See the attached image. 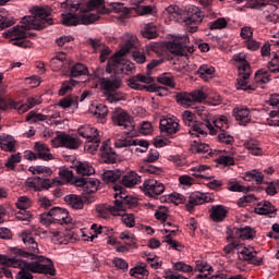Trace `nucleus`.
<instances>
[{
  "label": "nucleus",
  "mask_w": 279,
  "mask_h": 279,
  "mask_svg": "<svg viewBox=\"0 0 279 279\" xmlns=\"http://www.w3.org/2000/svg\"><path fill=\"white\" fill-rule=\"evenodd\" d=\"M118 217H122V221L126 228H134L136 226L135 218L132 214H125V211H121Z\"/></svg>",
  "instance_id": "052dcab7"
},
{
  "label": "nucleus",
  "mask_w": 279,
  "mask_h": 279,
  "mask_svg": "<svg viewBox=\"0 0 279 279\" xmlns=\"http://www.w3.org/2000/svg\"><path fill=\"white\" fill-rule=\"evenodd\" d=\"M14 25V17L8 16L5 12L0 11V31Z\"/></svg>",
  "instance_id": "864d4df0"
},
{
  "label": "nucleus",
  "mask_w": 279,
  "mask_h": 279,
  "mask_svg": "<svg viewBox=\"0 0 279 279\" xmlns=\"http://www.w3.org/2000/svg\"><path fill=\"white\" fill-rule=\"evenodd\" d=\"M182 12L183 10L175 4H170L168 8H166V13L168 19H170V21H175L177 23H178V19L182 16Z\"/></svg>",
  "instance_id": "ea45409f"
},
{
  "label": "nucleus",
  "mask_w": 279,
  "mask_h": 279,
  "mask_svg": "<svg viewBox=\"0 0 279 279\" xmlns=\"http://www.w3.org/2000/svg\"><path fill=\"white\" fill-rule=\"evenodd\" d=\"M75 169L76 173H80V175H93V173H95V168L87 161H77Z\"/></svg>",
  "instance_id": "2f4dec72"
},
{
  "label": "nucleus",
  "mask_w": 279,
  "mask_h": 279,
  "mask_svg": "<svg viewBox=\"0 0 279 279\" xmlns=\"http://www.w3.org/2000/svg\"><path fill=\"white\" fill-rule=\"evenodd\" d=\"M112 122L114 125L122 128V130H128V132H132V130H134V120H132V117L123 110L113 112Z\"/></svg>",
  "instance_id": "9b49d317"
},
{
  "label": "nucleus",
  "mask_w": 279,
  "mask_h": 279,
  "mask_svg": "<svg viewBox=\"0 0 279 279\" xmlns=\"http://www.w3.org/2000/svg\"><path fill=\"white\" fill-rule=\"evenodd\" d=\"M144 193L148 197H158V195H162L165 193V185L160 181H156L154 179H148L144 181Z\"/></svg>",
  "instance_id": "f8f14e48"
},
{
  "label": "nucleus",
  "mask_w": 279,
  "mask_h": 279,
  "mask_svg": "<svg viewBox=\"0 0 279 279\" xmlns=\"http://www.w3.org/2000/svg\"><path fill=\"white\" fill-rule=\"evenodd\" d=\"M64 202H66V204L72 206L75 210H82V208H84V201H82V196L70 194L64 197Z\"/></svg>",
  "instance_id": "7c9ffc66"
},
{
  "label": "nucleus",
  "mask_w": 279,
  "mask_h": 279,
  "mask_svg": "<svg viewBox=\"0 0 279 279\" xmlns=\"http://www.w3.org/2000/svg\"><path fill=\"white\" fill-rule=\"evenodd\" d=\"M141 175L135 171H129L121 175V184L125 186V189H134L137 184H141Z\"/></svg>",
  "instance_id": "aec40b11"
},
{
  "label": "nucleus",
  "mask_w": 279,
  "mask_h": 279,
  "mask_svg": "<svg viewBox=\"0 0 279 279\" xmlns=\"http://www.w3.org/2000/svg\"><path fill=\"white\" fill-rule=\"evenodd\" d=\"M111 12L120 14V19H130V9L121 2H111L110 4Z\"/></svg>",
  "instance_id": "cd10ccee"
},
{
  "label": "nucleus",
  "mask_w": 279,
  "mask_h": 279,
  "mask_svg": "<svg viewBox=\"0 0 279 279\" xmlns=\"http://www.w3.org/2000/svg\"><path fill=\"white\" fill-rule=\"evenodd\" d=\"M71 77H82V75H88V68L82 63H76L70 71Z\"/></svg>",
  "instance_id": "c03bdc74"
},
{
  "label": "nucleus",
  "mask_w": 279,
  "mask_h": 279,
  "mask_svg": "<svg viewBox=\"0 0 279 279\" xmlns=\"http://www.w3.org/2000/svg\"><path fill=\"white\" fill-rule=\"evenodd\" d=\"M240 260H246L252 265H263V258L256 259V252L253 248L243 246V248L238 253Z\"/></svg>",
  "instance_id": "412c9836"
},
{
  "label": "nucleus",
  "mask_w": 279,
  "mask_h": 279,
  "mask_svg": "<svg viewBox=\"0 0 279 279\" xmlns=\"http://www.w3.org/2000/svg\"><path fill=\"white\" fill-rule=\"evenodd\" d=\"M244 147L253 156H263V149L260 148V145L257 142H255L254 140L245 142Z\"/></svg>",
  "instance_id": "a18cd8bd"
},
{
  "label": "nucleus",
  "mask_w": 279,
  "mask_h": 279,
  "mask_svg": "<svg viewBox=\"0 0 279 279\" xmlns=\"http://www.w3.org/2000/svg\"><path fill=\"white\" fill-rule=\"evenodd\" d=\"M99 180L95 179V178H86L85 180V193H97L98 189H99Z\"/></svg>",
  "instance_id": "49530a36"
},
{
  "label": "nucleus",
  "mask_w": 279,
  "mask_h": 279,
  "mask_svg": "<svg viewBox=\"0 0 279 279\" xmlns=\"http://www.w3.org/2000/svg\"><path fill=\"white\" fill-rule=\"evenodd\" d=\"M21 236L28 252L19 250L17 254H20V256H24V258H31V260H38V258H40V256H38V254H40V248H38V242L34 240L32 230H24Z\"/></svg>",
  "instance_id": "0eeeda50"
},
{
  "label": "nucleus",
  "mask_w": 279,
  "mask_h": 279,
  "mask_svg": "<svg viewBox=\"0 0 279 279\" xmlns=\"http://www.w3.org/2000/svg\"><path fill=\"white\" fill-rule=\"evenodd\" d=\"M157 82L159 84H163V86H169V88H175V80L170 73L161 74L160 76H158Z\"/></svg>",
  "instance_id": "de8ad7c7"
},
{
  "label": "nucleus",
  "mask_w": 279,
  "mask_h": 279,
  "mask_svg": "<svg viewBox=\"0 0 279 279\" xmlns=\"http://www.w3.org/2000/svg\"><path fill=\"white\" fill-rule=\"evenodd\" d=\"M31 15L22 19L21 25H16L3 33L4 38L12 40L14 47L29 49L32 43L24 39L27 36L28 29H45L46 25H53V19L49 17L51 10L45 7H32Z\"/></svg>",
  "instance_id": "f257e3e1"
},
{
  "label": "nucleus",
  "mask_w": 279,
  "mask_h": 279,
  "mask_svg": "<svg viewBox=\"0 0 279 279\" xmlns=\"http://www.w3.org/2000/svg\"><path fill=\"white\" fill-rule=\"evenodd\" d=\"M228 25V21H226V17H219L214 22H210L208 24L209 29H223Z\"/></svg>",
  "instance_id": "69168bd1"
},
{
  "label": "nucleus",
  "mask_w": 279,
  "mask_h": 279,
  "mask_svg": "<svg viewBox=\"0 0 279 279\" xmlns=\"http://www.w3.org/2000/svg\"><path fill=\"white\" fill-rule=\"evenodd\" d=\"M211 201L213 198L210 195L201 192H194L189 196L185 208L189 210V213H193V208H195V206H199V204H208V202Z\"/></svg>",
  "instance_id": "2eb2a0df"
},
{
  "label": "nucleus",
  "mask_w": 279,
  "mask_h": 279,
  "mask_svg": "<svg viewBox=\"0 0 279 279\" xmlns=\"http://www.w3.org/2000/svg\"><path fill=\"white\" fill-rule=\"evenodd\" d=\"M205 129L209 130V134L211 136H215L219 134V132H226L228 128H230V124H228V117L221 116L220 118L216 119L213 123L206 122Z\"/></svg>",
  "instance_id": "ddd939ff"
},
{
  "label": "nucleus",
  "mask_w": 279,
  "mask_h": 279,
  "mask_svg": "<svg viewBox=\"0 0 279 279\" xmlns=\"http://www.w3.org/2000/svg\"><path fill=\"white\" fill-rule=\"evenodd\" d=\"M182 119L184 124L187 125V128H191L189 134L193 137L204 138V136L208 135L205 123L197 122L193 112L185 110L182 113Z\"/></svg>",
  "instance_id": "1a4fd4ad"
},
{
  "label": "nucleus",
  "mask_w": 279,
  "mask_h": 279,
  "mask_svg": "<svg viewBox=\"0 0 279 279\" xmlns=\"http://www.w3.org/2000/svg\"><path fill=\"white\" fill-rule=\"evenodd\" d=\"M113 191L116 192L113 194L116 198L113 206L106 204L96 206V211L100 219H110V215L118 217V215L128 210V194L125 193V190L121 187V185H114Z\"/></svg>",
  "instance_id": "20e7f679"
},
{
  "label": "nucleus",
  "mask_w": 279,
  "mask_h": 279,
  "mask_svg": "<svg viewBox=\"0 0 279 279\" xmlns=\"http://www.w3.org/2000/svg\"><path fill=\"white\" fill-rule=\"evenodd\" d=\"M276 208L271 205V203L264 201L256 205L255 213L257 215H271V213H275Z\"/></svg>",
  "instance_id": "e433bc0d"
},
{
  "label": "nucleus",
  "mask_w": 279,
  "mask_h": 279,
  "mask_svg": "<svg viewBox=\"0 0 279 279\" xmlns=\"http://www.w3.org/2000/svg\"><path fill=\"white\" fill-rule=\"evenodd\" d=\"M204 21V13L197 7H189L178 19V23L185 27L191 34L197 32V25Z\"/></svg>",
  "instance_id": "39448f33"
},
{
  "label": "nucleus",
  "mask_w": 279,
  "mask_h": 279,
  "mask_svg": "<svg viewBox=\"0 0 279 279\" xmlns=\"http://www.w3.org/2000/svg\"><path fill=\"white\" fill-rule=\"evenodd\" d=\"M135 147V151L140 154H145L149 147V142L144 140H133V145Z\"/></svg>",
  "instance_id": "680f3d73"
},
{
  "label": "nucleus",
  "mask_w": 279,
  "mask_h": 279,
  "mask_svg": "<svg viewBox=\"0 0 279 279\" xmlns=\"http://www.w3.org/2000/svg\"><path fill=\"white\" fill-rule=\"evenodd\" d=\"M121 241H124L125 245L130 247L136 245V236L130 231H123L120 233Z\"/></svg>",
  "instance_id": "6e6d98bb"
},
{
  "label": "nucleus",
  "mask_w": 279,
  "mask_h": 279,
  "mask_svg": "<svg viewBox=\"0 0 279 279\" xmlns=\"http://www.w3.org/2000/svg\"><path fill=\"white\" fill-rule=\"evenodd\" d=\"M147 265L143 264L142 266H135L130 270V276L133 278H143V276H147Z\"/></svg>",
  "instance_id": "13d9d810"
},
{
  "label": "nucleus",
  "mask_w": 279,
  "mask_h": 279,
  "mask_svg": "<svg viewBox=\"0 0 279 279\" xmlns=\"http://www.w3.org/2000/svg\"><path fill=\"white\" fill-rule=\"evenodd\" d=\"M15 206L19 210H27V208H32V198L29 196H20L15 202Z\"/></svg>",
  "instance_id": "603ef678"
},
{
  "label": "nucleus",
  "mask_w": 279,
  "mask_h": 279,
  "mask_svg": "<svg viewBox=\"0 0 279 279\" xmlns=\"http://www.w3.org/2000/svg\"><path fill=\"white\" fill-rule=\"evenodd\" d=\"M14 140L10 136H0V147L3 151H14Z\"/></svg>",
  "instance_id": "8fccbe9b"
},
{
  "label": "nucleus",
  "mask_w": 279,
  "mask_h": 279,
  "mask_svg": "<svg viewBox=\"0 0 279 279\" xmlns=\"http://www.w3.org/2000/svg\"><path fill=\"white\" fill-rule=\"evenodd\" d=\"M267 124L274 128H279V111H270Z\"/></svg>",
  "instance_id": "774afa93"
},
{
  "label": "nucleus",
  "mask_w": 279,
  "mask_h": 279,
  "mask_svg": "<svg viewBox=\"0 0 279 279\" xmlns=\"http://www.w3.org/2000/svg\"><path fill=\"white\" fill-rule=\"evenodd\" d=\"M121 49L109 59L108 64L109 68L112 69V71H121V73L126 74L132 73L135 66L132 61L125 59V53H128L130 49H134V46L136 45V36H133L130 33H125L121 37Z\"/></svg>",
  "instance_id": "f03ea898"
},
{
  "label": "nucleus",
  "mask_w": 279,
  "mask_h": 279,
  "mask_svg": "<svg viewBox=\"0 0 279 279\" xmlns=\"http://www.w3.org/2000/svg\"><path fill=\"white\" fill-rule=\"evenodd\" d=\"M197 73L202 80L209 82V80H213V75H215V68L213 65L204 64L199 66Z\"/></svg>",
  "instance_id": "c9c22d12"
},
{
  "label": "nucleus",
  "mask_w": 279,
  "mask_h": 279,
  "mask_svg": "<svg viewBox=\"0 0 279 279\" xmlns=\"http://www.w3.org/2000/svg\"><path fill=\"white\" fill-rule=\"evenodd\" d=\"M17 268L20 271L15 276L16 279H34V275L32 274H48L49 276H56L53 262L45 256H39L32 262L22 259L17 264Z\"/></svg>",
  "instance_id": "7ed1b4c3"
},
{
  "label": "nucleus",
  "mask_w": 279,
  "mask_h": 279,
  "mask_svg": "<svg viewBox=\"0 0 279 279\" xmlns=\"http://www.w3.org/2000/svg\"><path fill=\"white\" fill-rule=\"evenodd\" d=\"M175 100L183 108H191L193 106L191 93H179L175 95Z\"/></svg>",
  "instance_id": "4c0bfd02"
},
{
  "label": "nucleus",
  "mask_w": 279,
  "mask_h": 279,
  "mask_svg": "<svg viewBox=\"0 0 279 279\" xmlns=\"http://www.w3.org/2000/svg\"><path fill=\"white\" fill-rule=\"evenodd\" d=\"M99 143H101L99 137L89 140L85 145L86 151H89V154H95V151H97V149H99Z\"/></svg>",
  "instance_id": "0e129e2a"
},
{
  "label": "nucleus",
  "mask_w": 279,
  "mask_h": 279,
  "mask_svg": "<svg viewBox=\"0 0 279 279\" xmlns=\"http://www.w3.org/2000/svg\"><path fill=\"white\" fill-rule=\"evenodd\" d=\"M28 171L33 173V175H44L45 178H49L53 171L51 168L47 166H32L29 167Z\"/></svg>",
  "instance_id": "79ce46f5"
},
{
  "label": "nucleus",
  "mask_w": 279,
  "mask_h": 279,
  "mask_svg": "<svg viewBox=\"0 0 279 279\" xmlns=\"http://www.w3.org/2000/svg\"><path fill=\"white\" fill-rule=\"evenodd\" d=\"M73 218L69 215V211L61 207H53L48 211V214H43L40 216V222L44 226H49V223H59L60 226H69L72 223Z\"/></svg>",
  "instance_id": "423d86ee"
},
{
  "label": "nucleus",
  "mask_w": 279,
  "mask_h": 279,
  "mask_svg": "<svg viewBox=\"0 0 279 279\" xmlns=\"http://www.w3.org/2000/svg\"><path fill=\"white\" fill-rule=\"evenodd\" d=\"M35 151L40 160H53V155H51L49 147L44 143L36 142Z\"/></svg>",
  "instance_id": "393cba45"
},
{
  "label": "nucleus",
  "mask_w": 279,
  "mask_h": 279,
  "mask_svg": "<svg viewBox=\"0 0 279 279\" xmlns=\"http://www.w3.org/2000/svg\"><path fill=\"white\" fill-rule=\"evenodd\" d=\"M263 16L267 23H279V8L275 4L268 5Z\"/></svg>",
  "instance_id": "a878e982"
},
{
  "label": "nucleus",
  "mask_w": 279,
  "mask_h": 279,
  "mask_svg": "<svg viewBox=\"0 0 279 279\" xmlns=\"http://www.w3.org/2000/svg\"><path fill=\"white\" fill-rule=\"evenodd\" d=\"M78 82L71 78L70 81H65L61 84V88L59 89V95L61 97H64L66 93H71L73 90V87L77 86Z\"/></svg>",
  "instance_id": "09e8293b"
},
{
  "label": "nucleus",
  "mask_w": 279,
  "mask_h": 279,
  "mask_svg": "<svg viewBox=\"0 0 279 279\" xmlns=\"http://www.w3.org/2000/svg\"><path fill=\"white\" fill-rule=\"evenodd\" d=\"M122 175L123 171L121 170H107L102 173V180L106 184H110L121 180Z\"/></svg>",
  "instance_id": "c85d7f7f"
},
{
  "label": "nucleus",
  "mask_w": 279,
  "mask_h": 279,
  "mask_svg": "<svg viewBox=\"0 0 279 279\" xmlns=\"http://www.w3.org/2000/svg\"><path fill=\"white\" fill-rule=\"evenodd\" d=\"M23 259L21 258H10L7 255H1L0 254V265H7V267H19V264L22 262Z\"/></svg>",
  "instance_id": "bf43d9fd"
},
{
  "label": "nucleus",
  "mask_w": 279,
  "mask_h": 279,
  "mask_svg": "<svg viewBox=\"0 0 279 279\" xmlns=\"http://www.w3.org/2000/svg\"><path fill=\"white\" fill-rule=\"evenodd\" d=\"M53 147H65V149H80L82 141L80 137L62 133L52 140Z\"/></svg>",
  "instance_id": "9d476101"
},
{
  "label": "nucleus",
  "mask_w": 279,
  "mask_h": 279,
  "mask_svg": "<svg viewBox=\"0 0 279 279\" xmlns=\"http://www.w3.org/2000/svg\"><path fill=\"white\" fill-rule=\"evenodd\" d=\"M56 184H58L59 186H62V184H64V181H60V180H58V178L47 179V178L39 177L40 189L49 190V189H51V186H56Z\"/></svg>",
  "instance_id": "37998d69"
},
{
  "label": "nucleus",
  "mask_w": 279,
  "mask_h": 279,
  "mask_svg": "<svg viewBox=\"0 0 279 279\" xmlns=\"http://www.w3.org/2000/svg\"><path fill=\"white\" fill-rule=\"evenodd\" d=\"M233 117L240 125H247L252 121V114L247 107H236L233 109Z\"/></svg>",
  "instance_id": "4be33fe9"
},
{
  "label": "nucleus",
  "mask_w": 279,
  "mask_h": 279,
  "mask_svg": "<svg viewBox=\"0 0 279 279\" xmlns=\"http://www.w3.org/2000/svg\"><path fill=\"white\" fill-rule=\"evenodd\" d=\"M99 85L100 88L104 90L105 93V97L114 93L116 90H119V88H121V86L123 85V83H121L120 78H99Z\"/></svg>",
  "instance_id": "a211bd4d"
},
{
  "label": "nucleus",
  "mask_w": 279,
  "mask_h": 279,
  "mask_svg": "<svg viewBox=\"0 0 279 279\" xmlns=\"http://www.w3.org/2000/svg\"><path fill=\"white\" fill-rule=\"evenodd\" d=\"M264 179H265V175H263V172L258 170L248 171L244 175V180L246 182H256V184H263Z\"/></svg>",
  "instance_id": "58836bf2"
},
{
  "label": "nucleus",
  "mask_w": 279,
  "mask_h": 279,
  "mask_svg": "<svg viewBox=\"0 0 279 279\" xmlns=\"http://www.w3.org/2000/svg\"><path fill=\"white\" fill-rule=\"evenodd\" d=\"M271 78H269V74H267L265 71L259 70L255 73V82L256 84H268Z\"/></svg>",
  "instance_id": "338daca9"
},
{
  "label": "nucleus",
  "mask_w": 279,
  "mask_h": 279,
  "mask_svg": "<svg viewBox=\"0 0 279 279\" xmlns=\"http://www.w3.org/2000/svg\"><path fill=\"white\" fill-rule=\"evenodd\" d=\"M233 60H234V62L239 63L238 71H241V69L245 70L246 68L252 69L250 66V63L247 62V60H245V53H243V52L234 54Z\"/></svg>",
  "instance_id": "5fc2aeb1"
},
{
  "label": "nucleus",
  "mask_w": 279,
  "mask_h": 279,
  "mask_svg": "<svg viewBox=\"0 0 279 279\" xmlns=\"http://www.w3.org/2000/svg\"><path fill=\"white\" fill-rule=\"evenodd\" d=\"M235 230L236 239H242V241H247L255 236L256 232L251 227L238 228Z\"/></svg>",
  "instance_id": "473e14b6"
},
{
  "label": "nucleus",
  "mask_w": 279,
  "mask_h": 279,
  "mask_svg": "<svg viewBox=\"0 0 279 279\" xmlns=\"http://www.w3.org/2000/svg\"><path fill=\"white\" fill-rule=\"evenodd\" d=\"M71 236L66 235V233L62 231H52L51 232V241L56 245H66L70 241Z\"/></svg>",
  "instance_id": "f704fd0d"
},
{
  "label": "nucleus",
  "mask_w": 279,
  "mask_h": 279,
  "mask_svg": "<svg viewBox=\"0 0 279 279\" xmlns=\"http://www.w3.org/2000/svg\"><path fill=\"white\" fill-rule=\"evenodd\" d=\"M134 140L132 137H120L116 140L114 142V147L117 149H122V147H132Z\"/></svg>",
  "instance_id": "e2e57ef3"
},
{
  "label": "nucleus",
  "mask_w": 279,
  "mask_h": 279,
  "mask_svg": "<svg viewBox=\"0 0 279 279\" xmlns=\"http://www.w3.org/2000/svg\"><path fill=\"white\" fill-rule=\"evenodd\" d=\"M38 104H40V99L31 97V98H27L25 104L11 100L9 101V104H5L7 106L5 109L11 108L12 110H16L19 114H25L27 110H32V108H34V106H38Z\"/></svg>",
  "instance_id": "4468645a"
},
{
  "label": "nucleus",
  "mask_w": 279,
  "mask_h": 279,
  "mask_svg": "<svg viewBox=\"0 0 279 279\" xmlns=\"http://www.w3.org/2000/svg\"><path fill=\"white\" fill-rule=\"evenodd\" d=\"M250 75H252V69L246 68L239 71L236 90H256L255 86L248 85Z\"/></svg>",
  "instance_id": "f3484780"
},
{
  "label": "nucleus",
  "mask_w": 279,
  "mask_h": 279,
  "mask_svg": "<svg viewBox=\"0 0 279 279\" xmlns=\"http://www.w3.org/2000/svg\"><path fill=\"white\" fill-rule=\"evenodd\" d=\"M66 64H69V60H66V54L64 52L57 53L50 60V69L54 72L61 71V69H64Z\"/></svg>",
  "instance_id": "5701e85b"
},
{
  "label": "nucleus",
  "mask_w": 279,
  "mask_h": 279,
  "mask_svg": "<svg viewBox=\"0 0 279 279\" xmlns=\"http://www.w3.org/2000/svg\"><path fill=\"white\" fill-rule=\"evenodd\" d=\"M159 128L165 134H178L180 132V122L175 117H166L160 120Z\"/></svg>",
  "instance_id": "dca6fc26"
},
{
  "label": "nucleus",
  "mask_w": 279,
  "mask_h": 279,
  "mask_svg": "<svg viewBox=\"0 0 279 279\" xmlns=\"http://www.w3.org/2000/svg\"><path fill=\"white\" fill-rule=\"evenodd\" d=\"M189 43H191L189 36H177L167 44V49L170 53L186 56V53H193L195 51V47L189 46Z\"/></svg>",
  "instance_id": "6e6552de"
},
{
  "label": "nucleus",
  "mask_w": 279,
  "mask_h": 279,
  "mask_svg": "<svg viewBox=\"0 0 279 279\" xmlns=\"http://www.w3.org/2000/svg\"><path fill=\"white\" fill-rule=\"evenodd\" d=\"M210 218L213 221H216L217 223L223 221L226 217H228V209L223 205H216L213 206L209 210Z\"/></svg>",
  "instance_id": "b1692460"
},
{
  "label": "nucleus",
  "mask_w": 279,
  "mask_h": 279,
  "mask_svg": "<svg viewBox=\"0 0 279 279\" xmlns=\"http://www.w3.org/2000/svg\"><path fill=\"white\" fill-rule=\"evenodd\" d=\"M78 134L83 138H88L89 141L93 138H98L99 132L97 129L90 126V125H84L78 129Z\"/></svg>",
  "instance_id": "c756f323"
},
{
  "label": "nucleus",
  "mask_w": 279,
  "mask_h": 279,
  "mask_svg": "<svg viewBox=\"0 0 279 279\" xmlns=\"http://www.w3.org/2000/svg\"><path fill=\"white\" fill-rule=\"evenodd\" d=\"M141 82L142 84H151V82H154V77H151L149 73L137 74L128 81V86H130V88H134L135 90H143L145 86L141 85Z\"/></svg>",
  "instance_id": "6ab92c4d"
},
{
  "label": "nucleus",
  "mask_w": 279,
  "mask_h": 279,
  "mask_svg": "<svg viewBox=\"0 0 279 279\" xmlns=\"http://www.w3.org/2000/svg\"><path fill=\"white\" fill-rule=\"evenodd\" d=\"M190 95L192 97V104H202V101H205V99L208 97V94H206L203 88L195 89L190 93Z\"/></svg>",
  "instance_id": "3c124183"
},
{
  "label": "nucleus",
  "mask_w": 279,
  "mask_h": 279,
  "mask_svg": "<svg viewBox=\"0 0 279 279\" xmlns=\"http://www.w3.org/2000/svg\"><path fill=\"white\" fill-rule=\"evenodd\" d=\"M81 21L82 20L80 17V13H74L71 11L70 13H62L61 23L62 25H66V27H73L75 25H80Z\"/></svg>",
  "instance_id": "bb28decb"
},
{
  "label": "nucleus",
  "mask_w": 279,
  "mask_h": 279,
  "mask_svg": "<svg viewBox=\"0 0 279 279\" xmlns=\"http://www.w3.org/2000/svg\"><path fill=\"white\" fill-rule=\"evenodd\" d=\"M80 19L82 25H90L95 23V21H99V13L86 14V10L83 9V12L80 13Z\"/></svg>",
  "instance_id": "a19ab883"
},
{
  "label": "nucleus",
  "mask_w": 279,
  "mask_h": 279,
  "mask_svg": "<svg viewBox=\"0 0 279 279\" xmlns=\"http://www.w3.org/2000/svg\"><path fill=\"white\" fill-rule=\"evenodd\" d=\"M195 271H199V274H207V276H210V274H213V266H210L206 262L197 260Z\"/></svg>",
  "instance_id": "4d7b16f0"
},
{
  "label": "nucleus",
  "mask_w": 279,
  "mask_h": 279,
  "mask_svg": "<svg viewBox=\"0 0 279 279\" xmlns=\"http://www.w3.org/2000/svg\"><path fill=\"white\" fill-rule=\"evenodd\" d=\"M84 0H65L63 3V8H66V10H70V12H84V7H83Z\"/></svg>",
  "instance_id": "72a5a7b5"
}]
</instances>
